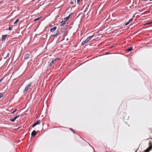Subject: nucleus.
I'll return each mask as SVG.
<instances>
[{
  "label": "nucleus",
  "instance_id": "obj_1",
  "mask_svg": "<svg viewBox=\"0 0 152 152\" xmlns=\"http://www.w3.org/2000/svg\"><path fill=\"white\" fill-rule=\"evenodd\" d=\"M95 35H93L91 36H89L85 40L83 41L82 42L81 45H83L87 43H88L89 41Z\"/></svg>",
  "mask_w": 152,
  "mask_h": 152
},
{
  "label": "nucleus",
  "instance_id": "obj_2",
  "mask_svg": "<svg viewBox=\"0 0 152 152\" xmlns=\"http://www.w3.org/2000/svg\"><path fill=\"white\" fill-rule=\"evenodd\" d=\"M31 85V83H30L27 86H26L24 90V92L27 91L30 88V87Z\"/></svg>",
  "mask_w": 152,
  "mask_h": 152
},
{
  "label": "nucleus",
  "instance_id": "obj_3",
  "mask_svg": "<svg viewBox=\"0 0 152 152\" xmlns=\"http://www.w3.org/2000/svg\"><path fill=\"white\" fill-rule=\"evenodd\" d=\"M20 115H18L17 116H15L14 117V118L12 119H11L10 120L12 122H14V121L17 118H18L19 116Z\"/></svg>",
  "mask_w": 152,
  "mask_h": 152
},
{
  "label": "nucleus",
  "instance_id": "obj_4",
  "mask_svg": "<svg viewBox=\"0 0 152 152\" xmlns=\"http://www.w3.org/2000/svg\"><path fill=\"white\" fill-rule=\"evenodd\" d=\"M7 36V34L5 35H3L1 37V40L2 41H4Z\"/></svg>",
  "mask_w": 152,
  "mask_h": 152
},
{
  "label": "nucleus",
  "instance_id": "obj_5",
  "mask_svg": "<svg viewBox=\"0 0 152 152\" xmlns=\"http://www.w3.org/2000/svg\"><path fill=\"white\" fill-rule=\"evenodd\" d=\"M37 133V132L35 130H34L31 133V136L32 137H34L36 135Z\"/></svg>",
  "mask_w": 152,
  "mask_h": 152
},
{
  "label": "nucleus",
  "instance_id": "obj_6",
  "mask_svg": "<svg viewBox=\"0 0 152 152\" xmlns=\"http://www.w3.org/2000/svg\"><path fill=\"white\" fill-rule=\"evenodd\" d=\"M30 56V55L29 54H26L24 56V59H28Z\"/></svg>",
  "mask_w": 152,
  "mask_h": 152
},
{
  "label": "nucleus",
  "instance_id": "obj_7",
  "mask_svg": "<svg viewBox=\"0 0 152 152\" xmlns=\"http://www.w3.org/2000/svg\"><path fill=\"white\" fill-rule=\"evenodd\" d=\"M152 149V146L149 147L146 150H145L144 152H148Z\"/></svg>",
  "mask_w": 152,
  "mask_h": 152
},
{
  "label": "nucleus",
  "instance_id": "obj_8",
  "mask_svg": "<svg viewBox=\"0 0 152 152\" xmlns=\"http://www.w3.org/2000/svg\"><path fill=\"white\" fill-rule=\"evenodd\" d=\"M56 28L57 27L56 26H55L53 28H51L50 31L52 32H53L56 29Z\"/></svg>",
  "mask_w": 152,
  "mask_h": 152
},
{
  "label": "nucleus",
  "instance_id": "obj_9",
  "mask_svg": "<svg viewBox=\"0 0 152 152\" xmlns=\"http://www.w3.org/2000/svg\"><path fill=\"white\" fill-rule=\"evenodd\" d=\"M133 20V19L131 18L128 21V22H127L125 24V25L126 26L128 25L130 22H132Z\"/></svg>",
  "mask_w": 152,
  "mask_h": 152
},
{
  "label": "nucleus",
  "instance_id": "obj_10",
  "mask_svg": "<svg viewBox=\"0 0 152 152\" xmlns=\"http://www.w3.org/2000/svg\"><path fill=\"white\" fill-rule=\"evenodd\" d=\"M66 22V21H65L64 20H62L61 22V24L60 25V26H63L64 25V24H65Z\"/></svg>",
  "mask_w": 152,
  "mask_h": 152
},
{
  "label": "nucleus",
  "instance_id": "obj_11",
  "mask_svg": "<svg viewBox=\"0 0 152 152\" xmlns=\"http://www.w3.org/2000/svg\"><path fill=\"white\" fill-rule=\"evenodd\" d=\"M70 15H69L68 16L64 18V20L66 21H67L70 18Z\"/></svg>",
  "mask_w": 152,
  "mask_h": 152
},
{
  "label": "nucleus",
  "instance_id": "obj_12",
  "mask_svg": "<svg viewBox=\"0 0 152 152\" xmlns=\"http://www.w3.org/2000/svg\"><path fill=\"white\" fill-rule=\"evenodd\" d=\"M54 61H55L54 60L52 61L49 64V66H51L54 63Z\"/></svg>",
  "mask_w": 152,
  "mask_h": 152
},
{
  "label": "nucleus",
  "instance_id": "obj_13",
  "mask_svg": "<svg viewBox=\"0 0 152 152\" xmlns=\"http://www.w3.org/2000/svg\"><path fill=\"white\" fill-rule=\"evenodd\" d=\"M133 50L132 47H130L129 48L127 49V50L128 51H130L132 50Z\"/></svg>",
  "mask_w": 152,
  "mask_h": 152
},
{
  "label": "nucleus",
  "instance_id": "obj_14",
  "mask_svg": "<svg viewBox=\"0 0 152 152\" xmlns=\"http://www.w3.org/2000/svg\"><path fill=\"white\" fill-rule=\"evenodd\" d=\"M40 123V120H39L38 121H37L35 123V124L36 125H38Z\"/></svg>",
  "mask_w": 152,
  "mask_h": 152
},
{
  "label": "nucleus",
  "instance_id": "obj_15",
  "mask_svg": "<svg viewBox=\"0 0 152 152\" xmlns=\"http://www.w3.org/2000/svg\"><path fill=\"white\" fill-rule=\"evenodd\" d=\"M19 21V20L18 19H17L16 21L14 22V24H15L17 23Z\"/></svg>",
  "mask_w": 152,
  "mask_h": 152
},
{
  "label": "nucleus",
  "instance_id": "obj_16",
  "mask_svg": "<svg viewBox=\"0 0 152 152\" xmlns=\"http://www.w3.org/2000/svg\"><path fill=\"white\" fill-rule=\"evenodd\" d=\"M58 35V32L56 33V34H53V35H52V36L53 37H55V36H56Z\"/></svg>",
  "mask_w": 152,
  "mask_h": 152
},
{
  "label": "nucleus",
  "instance_id": "obj_17",
  "mask_svg": "<svg viewBox=\"0 0 152 152\" xmlns=\"http://www.w3.org/2000/svg\"><path fill=\"white\" fill-rule=\"evenodd\" d=\"M69 129L70 130H71L72 132H73L74 133V134L75 133V132L74 131V130L72 128H69Z\"/></svg>",
  "mask_w": 152,
  "mask_h": 152
},
{
  "label": "nucleus",
  "instance_id": "obj_18",
  "mask_svg": "<svg viewBox=\"0 0 152 152\" xmlns=\"http://www.w3.org/2000/svg\"><path fill=\"white\" fill-rule=\"evenodd\" d=\"M9 55H10V53H8L6 55V57L5 58H6L8 57L9 56Z\"/></svg>",
  "mask_w": 152,
  "mask_h": 152
},
{
  "label": "nucleus",
  "instance_id": "obj_19",
  "mask_svg": "<svg viewBox=\"0 0 152 152\" xmlns=\"http://www.w3.org/2000/svg\"><path fill=\"white\" fill-rule=\"evenodd\" d=\"M60 59V58H56L55 60H54V61H57V60H59Z\"/></svg>",
  "mask_w": 152,
  "mask_h": 152
},
{
  "label": "nucleus",
  "instance_id": "obj_20",
  "mask_svg": "<svg viewBox=\"0 0 152 152\" xmlns=\"http://www.w3.org/2000/svg\"><path fill=\"white\" fill-rule=\"evenodd\" d=\"M3 96V95H2V94L1 93H0V99Z\"/></svg>",
  "mask_w": 152,
  "mask_h": 152
},
{
  "label": "nucleus",
  "instance_id": "obj_21",
  "mask_svg": "<svg viewBox=\"0 0 152 152\" xmlns=\"http://www.w3.org/2000/svg\"><path fill=\"white\" fill-rule=\"evenodd\" d=\"M12 27H10L8 29L9 30H12Z\"/></svg>",
  "mask_w": 152,
  "mask_h": 152
},
{
  "label": "nucleus",
  "instance_id": "obj_22",
  "mask_svg": "<svg viewBox=\"0 0 152 152\" xmlns=\"http://www.w3.org/2000/svg\"><path fill=\"white\" fill-rule=\"evenodd\" d=\"M40 18H36L34 20V21H36V20H39Z\"/></svg>",
  "mask_w": 152,
  "mask_h": 152
},
{
  "label": "nucleus",
  "instance_id": "obj_23",
  "mask_svg": "<svg viewBox=\"0 0 152 152\" xmlns=\"http://www.w3.org/2000/svg\"><path fill=\"white\" fill-rule=\"evenodd\" d=\"M36 124H35V123H34V124L32 126V127H34L35 126H36Z\"/></svg>",
  "mask_w": 152,
  "mask_h": 152
},
{
  "label": "nucleus",
  "instance_id": "obj_24",
  "mask_svg": "<svg viewBox=\"0 0 152 152\" xmlns=\"http://www.w3.org/2000/svg\"><path fill=\"white\" fill-rule=\"evenodd\" d=\"M17 110V109H15L12 113V114H14Z\"/></svg>",
  "mask_w": 152,
  "mask_h": 152
},
{
  "label": "nucleus",
  "instance_id": "obj_25",
  "mask_svg": "<svg viewBox=\"0 0 152 152\" xmlns=\"http://www.w3.org/2000/svg\"><path fill=\"white\" fill-rule=\"evenodd\" d=\"M80 1V0H77V3H79Z\"/></svg>",
  "mask_w": 152,
  "mask_h": 152
},
{
  "label": "nucleus",
  "instance_id": "obj_26",
  "mask_svg": "<svg viewBox=\"0 0 152 152\" xmlns=\"http://www.w3.org/2000/svg\"><path fill=\"white\" fill-rule=\"evenodd\" d=\"M64 30V29H61V32H62V31H63Z\"/></svg>",
  "mask_w": 152,
  "mask_h": 152
},
{
  "label": "nucleus",
  "instance_id": "obj_27",
  "mask_svg": "<svg viewBox=\"0 0 152 152\" xmlns=\"http://www.w3.org/2000/svg\"><path fill=\"white\" fill-rule=\"evenodd\" d=\"M3 78L1 79L0 80V82H1L2 80H3Z\"/></svg>",
  "mask_w": 152,
  "mask_h": 152
},
{
  "label": "nucleus",
  "instance_id": "obj_28",
  "mask_svg": "<svg viewBox=\"0 0 152 152\" xmlns=\"http://www.w3.org/2000/svg\"><path fill=\"white\" fill-rule=\"evenodd\" d=\"M71 4H73V2L72 1L71 3H70Z\"/></svg>",
  "mask_w": 152,
  "mask_h": 152
},
{
  "label": "nucleus",
  "instance_id": "obj_29",
  "mask_svg": "<svg viewBox=\"0 0 152 152\" xmlns=\"http://www.w3.org/2000/svg\"><path fill=\"white\" fill-rule=\"evenodd\" d=\"M150 1H152V0H149Z\"/></svg>",
  "mask_w": 152,
  "mask_h": 152
},
{
  "label": "nucleus",
  "instance_id": "obj_30",
  "mask_svg": "<svg viewBox=\"0 0 152 152\" xmlns=\"http://www.w3.org/2000/svg\"><path fill=\"white\" fill-rule=\"evenodd\" d=\"M135 152H136V151Z\"/></svg>",
  "mask_w": 152,
  "mask_h": 152
}]
</instances>
